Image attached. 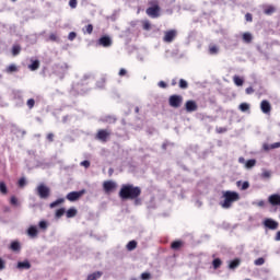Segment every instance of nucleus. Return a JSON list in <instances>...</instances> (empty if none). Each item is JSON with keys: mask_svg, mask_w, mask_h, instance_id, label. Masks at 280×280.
I'll list each match as a JSON object with an SVG mask.
<instances>
[{"mask_svg": "<svg viewBox=\"0 0 280 280\" xmlns=\"http://www.w3.org/2000/svg\"><path fill=\"white\" fill-rule=\"evenodd\" d=\"M109 137H110V131H108V129H100L95 136V139H97L98 141H102L103 143H106Z\"/></svg>", "mask_w": 280, "mask_h": 280, "instance_id": "nucleus-7", "label": "nucleus"}, {"mask_svg": "<svg viewBox=\"0 0 280 280\" xmlns=\"http://www.w3.org/2000/svg\"><path fill=\"white\" fill-rule=\"evenodd\" d=\"M82 167H85V170H89L91 167V162L89 160H84L80 163Z\"/></svg>", "mask_w": 280, "mask_h": 280, "instance_id": "nucleus-42", "label": "nucleus"}, {"mask_svg": "<svg viewBox=\"0 0 280 280\" xmlns=\"http://www.w3.org/2000/svg\"><path fill=\"white\" fill-rule=\"evenodd\" d=\"M28 237H38V228L36 225H31L27 230Z\"/></svg>", "mask_w": 280, "mask_h": 280, "instance_id": "nucleus-15", "label": "nucleus"}, {"mask_svg": "<svg viewBox=\"0 0 280 280\" xmlns=\"http://www.w3.org/2000/svg\"><path fill=\"white\" fill-rule=\"evenodd\" d=\"M40 68V61L38 60H34L30 66H28V69L31 71H36L37 69Z\"/></svg>", "mask_w": 280, "mask_h": 280, "instance_id": "nucleus-21", "label": "nucleus"}, {"mask_svg": "<svg viewBox=\"0 0 280 280\" xmlns=\"http://www.w3.org/2000/svg\"><path fill=\"white\" fill-rule=\"evenodd\" d=\"M65 213H67V211L65 210V208H60V209L56 210L55 217L57 218V220H60V218L63 217Z\"/></svg>", "mask_w": 280, "mask_h": 280, "instance_id": "nucleus-29", "label": "nucleus"}, {"mask_svg": "<svg viewBox=\"0 0 280 280\" xmlns=\"http://www.w3.org/2000/svg\"><path fill=\"white\" fill-rule=\"evenodd\" d=\"M212 266H213L214 270H218V268H220V266H222V260L220 258H215L212 261Z\"/></svg>", "mask_w": 280, "mask_h": 280, "instance_id": "nucleus-34", "label": "nucleus"}, {"mask_svg": "<svg viewBox=\"0 0 280 280\" xmlns=\"http://www.w3.org/2000/svg\"><path fill=\"white\" fill-rule=\"evenodd\" d=\"M245 21H247V23H253V14L246 13L245 14Z\"/></svg>", "mask_w": 280, "mask_h": 280, "instance_id": "nucleus-49", "label": "nucleus"}, {"mask_svg": "<svg viewBox=\"0 0 280 280\" xmlns=\"http://www.w3.org/2000/svg\"><path fill=\"white\" fill-rule=\"evenodd\" d=\"M142 28L145 30V32H150V30H152V24H150V21H142Z\"/></svg>", "mask_w": 280, "mask_h": 280, "instance_id": "nucleus-30", "label": "nucleus"}, {"mask_svg": "<svg viewBox=\"0 0 280 280\" xmlns=\"http://www.w3.org/2000/svg\"><path fill=\"white\" fill-rule=\"evenodd\" d=\"M46 139L49 141V143L54 142V133H48Z\"/></svg>", "mask_w": 280, "mask_h": 280, "instance_id": "nucleus-55", "label": "nucleus"}, {"mask_svg": "<svg viewBox=\"0 0 280 280\" xmlns=\"http://www.w3.org/2000/svg\"><path fill=\"white\" fill-rule=\"evenodd\" d=\"M19 54H21V46L20 45H13L12 56H19Z\"/></svg>", "mask_w": 280, "mask_h": 280, "instance_id": "nucleus-33", "label": "nucleus"}, {"mask_svg": "<svg viewBox=\"0 0 280 280\" xmlns=\"http://www.w3.org/2000/svg\"><path fill=\"white\" fill-rule=\"evenodd\" d=\"M255 266H264L266 264V259H264L262 257L256 259L254 261Z\"/></svg>", "mask_w": 280, "mask_h": 280, "instance_id": "nucleus-41", "label": "nucleus"}, {"mask_svg": "<svg viewBox=\"0 0 280 280\" xmlns=\"http://www.w3.org/2000/svg\"><path fill=\"white\" fill-rule=\"evenodd\" d=\"M248 187H250V184H248V182H244L241 189L244 191L248 189Z\"/></svg>", "mask_w": 280, "mask_h": 280, "instance_id": "nucleus-54", "label": "nucleus"}, {"mask_svg": "<svg viewBox=\"0 0 280 280\" xmlns=\"http://www.w3.org/2000/svg\"><path fill=\"white\" fill-rule=\"evenodd\" d=\"M62 202H65V198H59L56 201L51 202L49 207L50 209H55V207H58V205H62Z\"/></svg>", "mask_w": 280, "mask_h": 280, "instance_id": "nucleus-32", "label": "nucleus"}, {"mask_svg": "<svg viewBox=\"0 0 280 280\" xmlns=\"http://www.w3.org/2000/svg\"><path fill=\"white\" fill-rule=\"evenodd\" d=\"M264 225L266 226V229H270V231H277V229H279V222L272 219H266L264 221Z\"/></svg>", "mask_w": 280, "mask_h": 280, "instance_id": "nucleus-11", "label": "nucleus"}, {"mask_svg": "<svg viewBox=\"0 0 280 280\" xmlns=\"http://www.w3.org/2000/svg\"><path fill=\"white\" fill-rule=\"evenodd\" d=\"M26 106H28L30 110H32V108H34V106H36V101L34 98L27 100Z\"/></svg>", "mask_w": 280, "mask_h": 280, "instance_id": "nucleus-37", "label": "nucleus"}, {"mask_svg": "<svg viewBox=\"0 0 280 280\" xmlns=\"http://www.w3.org/2000/svg\"><path fill=\"white\" fill-rule=\"evenodd\" d=\"M240 264H242V259L235 258L234 260H231L229 264L230 270H235V268H238Z\"/></svg>", "mask_w": 280, "mask_h": 280, "instance_id": "nucleus-17", "label": "nucleus"}, {"mask_svg": "<svg viewBox=\"0 0 280 280\" xmlns=\"http://www.w3.org/2000/svg\"><path fill=\"white\" fill-rule=\"evenodd\" d=\"M255 165H257V161H256V160H248V161L246 162V167H247L248 170H250V167H255Z\"/></svg>", "mask_w": 280, "mask_h": 280, "instance_id": "nucleus-40", "label": "nucleus"}, {"mask_svg": "<svg viewBox=\"0 0 280 280\" xmlns=\"http://www.w3.org/2000/svg\"><path fill=\"white\" fill-rule=\"evenodd\" d=\"M250 105H248V103H242L240 105V110H242V113H246V110H249Z\"/></svg>", "mask_w": 280, "mask_h": 280, "instance_id": "nucleus-36", "label": "nucleus"}, {"mask_svg": "<svg viewBox=\"0 0 280 280\" xmlns=\"http://www.w3.org/2000/svg\"><path fill=\"white\" fill-rule=\"evenodd\" d=\"M243 42L244 43H253V35L250 33H244L243 34Z\"/></svg>", "mask_w": 280, "mask_h": 280, "instance_id": "nucleus-27", "label": "nucleus"}, {"mask_svg": "<svg viewBox=\"0 0 280 280\" xmlns=\"http://www.w3.org/2000/svg\"><path fill=\"white\" fill-rule=\"evenodd\" d=\"M137 244H138L137 241H130L126 246L127 250L129 252L135 250L137 248Z\"/></svg>", "mask_w": 280, "mask_h": 280, "instance_id": "nucleus-26", "label": "nucleus"}, {"mask_svg": "<svg viewBox=\"0 0 280 280\" xmlns=\"http://www.w3.org/2000/svg\"><path fill=\"white\" fill-rule=\"evenodd\" d=\"M10 248L14 253H19V250H21V243H19V241L12 242Z\"/></svg>", "mask_w": 280, "mask_h": 280, "instance_id": "nucleus-20", "label": "nucleus"}, {"mask_svg": "<svg viewBox=\"0 0 280 280\" xmlns=\"http://www.w3.org/2000/svg\"><path fill=\"white\" fill-rule=\"evenodd\" d=\"M135 110H136V113H139V107H136Z\"/></svg>", "mask_w": 280, "mask_h": 280, "instance_id": "nucleus-64", "label": "nucleus"}, {"mask_svg": "<svg viewBox=\"0 0 280 280\" xmlns=\"http://www.w3.org/2000/svg\"><path fill=\"white\" fill-rule=\"evenodd\" d=\"M265 150H275L277 148H280V142H275L273 144L270 145V149L268 147V144L264 145Z\"/></svg>", "mask_w": 280, "mask_h": 280, "instance_id": "nucleus-39", "label": "nucleus"}, {"mask_svg": "<svg viewBox=\"0 0 280 280\" xmlns=\"http://www.w3.org/2000/svg\"><path fill=\"white\" fill-rule=\"evenodd\" d=\"M218 51H220V48H218L217 45H210L209 46V54L211 56H215V54H218Z\"/></svg>", "mask_w": 280, "mask_h": 280, "instance_id": "nucleus-28", "label": "nucleus"}, {"mask_svg": "<svg viewBox=\"0 0 280 280\" xmlns=\"http://www.w3.org/2000/svg\"><path fill=\"white\" fill-rule=\"evenodd\" d=\"M86 34H93V24H89L85 26Z\"/></svg>", "mask_w": 280, "mask_h": 280, "instance_id": "nucleus-46", "label": "nucleus"}, {"mask_svg": "<svg viewBox=\"0 0 280 280\" xmlns=\"http://www.w3.org/2000/svg\"><path fill=\"white\" fill-rule=\"evenodd\" d=\"M69 5L74 10V8H78V0H70Z\"/></svg>", "mask_w": 280, "mask_h": 280, "instance_id": "nucleus-48", "label": "nucleus"}, {"mask_svg": "<svg viewBox=\"0 0 280 280\" xmlns=\"http://www.w3.org/2000/svg\"><path fill=\"white\" fill-rule=\"evenodd\" d=\"M118 196L121 200H137L141 196V187L132 184H124Z\"/></svg>", "mask_w": 280, "mask_h": 280, "instance_id": "nucleus-1", "label": "nucleus"}, {"mask_svg": "<svg viewBox=\"0 0 280 280\" xmlns=\"http://www.w3.org/2000/svg\"><path fill=\"white\" fill-rule=\"evenodd\" d=\"M260 110L265 115H269L270 110H272V106L270 105V102H268L267 100L261 101V103H260Z\"/></svg>", "mask_w": 280, "mask_h": 280, "instance_id": "nucleus-12", "label": "nucleus"}, {"mask_svg": "<svg viewBox=\"0 0 280 280\" xmlns=\"http://www.w3.org/2000/svg\"><path fill=\"white\" fill-rule=\"evenodd\" d=\"M50 194H51V190L49 189V187L45 186L44 184L37 187V195L39 196V198L45 200L50 196Z\"/></svg>", "mask_w": 280, "mask_h": 280, "instance_id": "nucleus-5", "label": "nucleus"}, {"mask_svg": "<svg viewBox=\"0 0 280 280\" xmlns=\"http://www.w3.org/2000/svg\"><path fill=\"white\" fill-rule=\"evenodd\" d=\"M151 277H152V276H151L149 272H143V273H141V279H142V280H150Z\"/></svg>", "mask_w": 280, "mask_h": 280, "instance_id": "nucleus-45", "label": "nucleus"}, {"mask_svg": "<svg viewBox=\"0 0 280 280\" xmlns=\"http://www.w3.org/2000/svg\"><path fill=\"white\" fill-rule=\"evenodd\" d=\"M159 86L160 89H167V83H165L164 81H160Z\"/></svg>", "mask_w": 280, "mask_h": 280, "instance_id": "nucleus-56", "label": "nucleus"}, {"mask_svg": "<svg viewBox=\"0 0 280 280\" xmlns=\"http://www.w3.org/2000/svg\"><path fill=\"white\" fill-rule=\"evenodd\" d=\"M75 38H78V33L70 32L69 35H68V39L75 40Z\"/></svg>", "mask_w": 280, "mask_h": 280, "instance_id": "nucleus-44", "label": "nucleus"}, {"mask_svg": "<svg viewBox=\"0 0 280 280\" xmlns=\"http://www.w3.org/2000/svg\"><path fill=\"white\" fill-rule=\"evenodd\" d=\"M275 241L276 242H280V231L277 232Z\"/></svg>", "mask_w": 280, "mask_h": 280, "instance_id": "nucleus-59", "label": "nucleus"}, {"mask_svg": "<svg viewBox=\"0 0 280 280\" xmlns=\"http://www.w3.org/2000/svg\"><path fill=\"white\" fill-rule=\"evenodd\" d=\"M186 113H196L198 110V103L194 100H189L185 103Z\"/></svg>", "mask_w": 280, "mask_h": 280, "instance_id": "nucleus-9", "label": "nucleus"}, {"mask_svg": "<svg viewBox=\"0 0 280 280\" xmlns=\"http://www.w3.org/2000/svg\"><path fill=\"white\" fill-rule=\"evenodd\" d=\"M18 185L21 188L25 187V185H27V182H25V177L20 178Z\"/></svg>", "mask_w": 280, "mask_h": 280, "instance_id": "nucleus-43", "label": "nucleus"}, {"mask_svg": "<svg viewBox=\"0 0 280 280\" xmlns=\"http://www.w3.org/2000/svg\"><path fill=\"white\" fill-rule=\"evenodd\" d=\"M183 247V242L182 241H175L171 244V248L173 250H178L179 248Z\"/></svg>", "mask_w": 280, "mask_h": 280, "instance_id": "nucleus-23", "label": "nucleus"}, {"mask_svg": "<svg viewBox=\"0 0 280 280\" xmlns=\"http://www.w3.org/2000/svg\"><path fill=\"white\" fill-rule=\"evenodd\" d=\"M262 178H270V172L268 171L262 172Z\"/></svg>", "mask_w": 280, "mask_h": 280, "instance_id": "nucleus-58", "label": "nucleus"}, {"mask_svg": "<svg viewBox=\"0 0 280 280\" xmlns=\"http://www.w3.org/2000/svg\"><path fill=\"white\" fill-rule=\"evenodd\" d=\"M189 88V83H187V81L185 79H180L179 80V89H188Z\"/></svg>", "mask_w": 280, "mask_h": 280, "instance_id": "nucleus-38", "label": "nucleus"}, {"mask_svg": "<svg viewBox=\"0 0 280 280\" xmlns=\"http://www.w3.org/2000/svg\"><path fill=\"white\" fill-rule=\"evenodd\" d=\"M75 215H78V209L75 208H69L67 211H66V217L69 219V218H75Z\"/></svg>", "mask_w": 280, "mask_h": 280, "instance_id": "nucleus-18", "label": "nucleus"}, {"mask_svg": "<svg viewBox=\"0 0 280 280\" xmlns=\"http://www.w3.org/2000/svg\"><path fill=\"white\" fill-rule=\"evenodd\" d=\"M168 104L172 108H180L183 105V96L178 94H173L168 97Z\"/></svg>", "mask_w": 280, "mask_h": 280, "instance_id": "nucleus-4", "label": "nucleus"}, {"mask_svg": "<svg viewBox=\"0 0 280 280\" xmlns=\"http://www.w3.org/2000/svg\"><path fill=\"white\" fill-rule=\"evenodd\" d=\"M117 189V183L113 182V180H105L103 183V191H105V194H110L113 191H115Z\"/></svg>", "mask_w": 280, "mask_h": 280, "instance_id": "nucleus-8", "label": "nucleus"}, {"mask_svg": "<svg viewBox=\"0 0 280 280\" xmlns=\"http://www.w3.org/2000/svg\"><path fill=\"white\" fill-rule=\"evenodd\" d=\"M10 202L14 207H16V205H19V199L15 196H12L11 199H10Z\"/></svg>", "mask_w": 280, "mask_h": 280, "instance_id": "nucleus-47", "label": "nucleus"}, {"mask_svg": "<svg viewBox=\"0 0 280 280\" xmlns=\"http://www.w3.org/2000/svg\"><path fill=\"white\" fill-rule=\"evenodd\" d=\"M4 71H5V73H18L19 67L16 65L12 63V65L8 66Z\"/></svg>", "mask_w": 280, "mask_h": 280, "instance_id": "nucleus-19", "label": "nucleus"}, {"mask_svg": "<svg viewBox=\"0 0 280 280\" xmlns=\"http://www.w3.org/2000/svg\"><path fill=\"white\" fill-rule=\"evenodd\" d=\"M128 73V71L124 68H121L118 72V75H120V78H124V75H126Z\"/></svg>", "mask_w": 280, "mask_h": 280, "instance_id": "nucleus-53", "label": "nucleus"}, {"mask_svg": "<svg viewBox=\"0 0 280 280\" xmlns=\"http://www.w3.org/2000/svg\"><path fill=\"white\" fill-rule=\"evenodd\" d=\"M176 30H170L164 33L163 40L164 43H173L174 38L177 36Z\"/></svg>", "mask_w": 280, "mask_h": 280, "instance_id": "nucleus-10", "label": "nucleus"}, {"mask_svg": "<svg viewBox=\"0 0 280 280\" xmlns=\"http://www.w3.org/2000/svg\"><path fill=\"white\" fill-rule=\"evenodd\" d=\"M268 200L272 207H280V195L273 194L269 196Z\"/></svg>", "mask_w": 280, "mask_h": 280, "instance_id": "nucleus-13", "label": "nucleus"}, {"mask_svg": "<svg viewBox=\"0 0 280 280\" xmlns=\"http://www.w3.org/2000/svg\"><path fill=\"white\" fill-rule=\"evenodd\" d=\"M0 194H8V186L5 185L4 182H0Z\"/></svg>", "mask_w": 280, "mask_h": 280, "instance_id": "nucleus-35", "label": "nucleus"}, {"mask_svg": "<svg viewBox=\"0 0 280 280\" xmlns=\"http://www.w3.org/2000/svg\"><path fill=\"white\" fill-rule=\"evenodd\" d=\"M233 82L236 86H244V79H242L237 75L233 77Z\"/></svg>", "mask_w": 280, "mask_h": 280, "instance_id": "nucleus-25", "label": "nucleus"}, {"mask_svg": "<svg viewBox=\"0 0 280 280\" xmlns=\"http://www.w3.org/2000/svg\"><path fill=\"white\" fill-rule=\"evenodd\" d=\"M62 202H65V198H59L56 201L51 202L49 207L50 209H55V207H58V205H62Z\"/></svg>", "mask_w": 280, "mask_h": 280, "instance_id": "nucleus-31", "label": "nucleus"}, {"mask_svg": "<svg viewBox=\"0 0 280 280\" xmlns=\"http://www.w3.org/2000/svg\"><path fill=\"white\" fill-rule=\"evenodd\" d=\"M39 229H43L45 231L47 229V221H40Z\"/></svg>", "mask_w": 280, "mask_h": 280, "instance_id": "nucleus-52", "label": "nucleus"}, {"mask_svg": "<svg viewBox=\"0 0 280 280\" xmlns=\"http://www.w3.org/2000/svg\"><path fill=\"white\" fill-rule=\"evenodd\" d=\"M65 69H69V66L67 63L63 65Z\"/></svg>", "mask_w": 280, "mask_h": 280, "instance_id": "nucleus-62", "label": "nucleus"}, {"mask_svg": "<svg viewBox=\"0 0 280 280\" xmlns=\"http://www.w3.org/2000/svg\"><path fill=\"white\" fill-rule=\"evenodd\" d=\"M150 5L145 12L151 19H159L161 16V7L156 2H150Z\"/></svg>", "mask_w": 280, "mask_h": 280, "instance_id": "nucleus-3", "label": "nucleus"}, {"mask_svg": "<svg viewBox=\"0 0 280 280\" xmlns=\"http://www.w3.org/2000/svg\"><path fill=\"white\" fill-rule=\"evenodd\" d=\"M98 45L102 47H110V45H113V39L108 36H103L98 39Z\"/></svg>", "mask_w": 280, "mask_h": 280, "instance_id": "nucleus-14", "label": "nucleus"}, {"mask_svg": "<svg viewBox=\"0 0 280 280\" xmlns=\"http://www.w3.org/2000/svg\"><path fill=\"white\" fill-rule=\"evenodd\" d=\"M83 194H86V190L82 189L80 191H71L66 196V198L69 202H75V200H80V198H82Z\"/></svg>", "mask_w": 280, "mask_h": 280, "instance_id": "nucleus-6", "label": "nucleus"}, {"mask_svg": "<svg viewBox=\"0 0 280 280\" xmlns=\"http://www.w3.org/2000/svg\"><path fill=\"white\" fill-rule=\"evenodd\" d=\"M49 40H51L52 43H56V40H58V35L51 33V34L49 35Z\"/></svg>", "mask_w": 280, "mask_h": 280, "instance_id": "nucleus-50", "label": "nucleus"}, {"mask_svg": "<svg viewBox=\"0 0 280 280\" xmlns=\"http://www.w3.org/2000/svg\"><path fill=\"white\" fill-rule=\"evenodd\" d=\"M245 93H246L247 95H253V93H255V89H253V86H249V88H247V89L245 90Z\"/></svg>", "mask_w": 280, "mask_h": 280, "instance_id": "nucleus-51", "label": "nucleus"}, {"mask_svg": "<svg viewBox=\"0 0 280 280\" xmlns=\"http://www.w3.org/2000/svg\"><path fill=\"white\" fill-rule=\"evenodd\" d=\"M18 268L19 270H30V268H32V264H30L28 260L19 261Z\"/></svg>", "mask_w": 280, "mask_h": 280, "instance_id": "nucleus-16", "label": "nucleus"}, {"mask_svg": "<svg viewBox=\"0 0 280 280\" xmlns=\"http://www.w3.org/2000/svg\"><path fill=\"white\" fill-rule=\"evenodd\" d=\"M5 268V261L0 258V270H4Z\"/></svg>", "mask_w": 280, "mask_h": 280, "instance_id": "nucleus-57", "label": "nucleus"}, {"mask_svg": "<svg viewBox=\"0 0 280 280\" xmlns=\"http://www.w3.org/2000/svg\"><path fill=\"white\" fill-rule=\"evenodd\" d=\"M171 84H172V86H176V84H177L176 79H173Z\"/></svg>", "mask_w": 280, "mask_h": 280, "instance_id": "nucleus-61", "label": "nucleus"}, {"mask_svg": "<svg viewBox=\"0 0 280 280\" xmlns=\"http://www.w3.org/2000/svg\"><path fill=\"white\" fill-rule=\"evenodd\" d=\"M259 207H264V201H260V202H259Z\"/></svg>", "mask_w": 280, "mask_h": 280, "instance_id": "nucleus-63", "label": "nucleus"}, {"mask_svg": "<svg viewBox=\"0 0 280 280\" xmlns=\"http://www.w3.org/2000/svg\"><path fill=\"white\" fill-rule=\"evenodd\" d=\"M277 12V9L272 5H268L265 10L264 13L267 14V16H270V14H275Z\"/></svg>", "mask_w": 280, "mask_h": 280, "instance_id": "nucleus-24", "label": "nucleus"}, {"mask_svg": "<svg viewBox=\"0 0 280 280\" xmlns=\"http://www.w3.org/2000/svg\"><path fill=\"white\" fill-rule=\"evenodd\" d=\"M100 278H102L101 271H96L88 276V280H97Z\"/></svg>", "mask_w": 280, "mask_h": 280, "instance_id": "nucleus-22", "label": "nucleus"}, {"mask_svg": "<svg viewBox=\"0 0 280 280\" xmlns=\"http://www.w3.org/2000/svg\"><path fill=\"white\" fill-rule=\"evenodd\" d=\"M222 198L223 201H220V207H222V209H231V207H233V202H237V200H240V194L226 190L222 192Z\"/></svg>", "mask_w": 280, "mask_h": 280, "instance_id": "nucleus-2", "label": "nucleus"}, {"mask_svg": "<svg viewBox=\"0 0 280 280\" xmlns=\"http://www.w3.org/2000/svg\"><path fill=\"white\" fill-rule=\"evenodd\" d=\"M217 132L219 133L226 132V128L220 127L219 129H217Z\"/></svg>", "mask_w": 280, "mask_h": 280, "instance_id": "nucleus-60", "label": "nucleus"}]
</instances>
